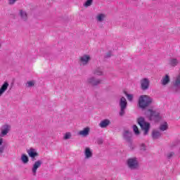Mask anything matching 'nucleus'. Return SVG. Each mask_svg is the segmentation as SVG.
Returning a JSON list of instances; mask_svg holds the SVG:
<instances>
[{"mask_svg":"<svg viewBox=\"0 0 180 180\" xmlns=\"http://www.w3.org/2000/svg\"><path fill=\"white\" fill-rule=\"evenodd\" d=\"M179 64V61L177 60L176 58H172L169 60V65H172V67H176Z\"/></svg>","mask_w":180,"mask_h":180,"instance_id":"nucleus-20","label":"nucleus"},{"mask_svg":"<svg viewBox=\"0 0 180 180\" xmlns=\"http://www.w3.org/2000/svg\"><path fill=\"white\" fill-rule=\"evenodd\" d=\"M5 150V146H0V153L2 154Z\"/></svg>","mask_w":180,"mask_h":180,"instance_id":"nucleus-35","label":"nucleus"},{"mask_svg":"<svg viewBox=\"0 0 180 180\" xmlns=\"http://www.w3.org/2000/svg\"><path fill=\"white\" fill-rule=\"evenodd\" d=\"M27 154L29 157H30L32 161H34V158L39 155V153L36 152V150L33 148H31L30 150H27Z\"/></svg>","mask_w":180,"mask_h":180,"instance_id":"nucleus-10","label":"nucleus"},{"mask_svg":"<svg viewBox=\"0 0 180 180\" xmlns=\"http://www.w3.org/2000/svg\"><path fill=\"white\" fill-rule=\"evenodd\" d=\"M27 88H30L32 86H34V82L30 81L27 82Z\"/></svg>","mask_w":180,"mask_h":180,"instance_id":"nucleus-30","label":"nucleus"},{"mask_svg":"<svg viewBox=\"0 0 180 180\" xmlns=\"http://www.w3.org/2000/svg\"><path fill=\"white\" fill-rule=\"evenodd\" d=\"M170 81L169 75H166L161 80L162 85H167V84H169Z\"/></svg>","mask_w":180,"mask_h":180,"instance_id":"nucleus-15","label":"nucleus"},{"mask_svg":"<svg viewBox=\"0 0 180 180\" xmlns=\"http://www.w3.org/2000/svg\"><path fill=\"white\" fill-rule=\"evenodd\" d=\"M137 123L140 126L141 130L144 131L143 136H147L148 131H150V128L151 127L150 122H146V119H144L143 117H140L137 119Z\"/></svg>","mask_w":180,"mask_h":180,"instance_id":"nucleus-3","label":"nucleus"},{"mask_svg":"<svg viewBox=\"0 0 180 180\" xmlns=\"http://www.w3.org/2000/svg\"><path fill=\"white\" fill-rule=\"evenodd\" d=\"M80 136H83V137H86L88 134H89V127H86L83 130L79 132Z\"/></svg>","mask_w":180,"mask_h":180,"instance_id":"nucleus-17","label":"nucleus"},{"mask_svg":"<svg viewBox=\"0 0 180 180\" xmlns=\"http://www.w3.org/2000/svg\"><path fill=\"white\" fill-rule=\"evenodd\" d=\"M20 16L22 20H24V22H26V20H27V13H26V11H24L23 10H20Z\"/></svg>","mask_w":180,"mask_h":180,"instance_id":"nucleus-19","label":"nucleus"},{"mask_svg":"<svg viewBox=\"0 0 180 180\" xmlns=\"http://www.w3.org/2000/svg\"><path fill=\"white\" fill-rule=\"evenodd\" d=\"M16 1L18 0H9V5H13V4H15V2H16Z\"/></svg>","mask_w":180,"mask_h":180,"instance_id":"nucleus-34","label":"nucleus"},{"mask_svg":"<svg viewBox=\"0 0 180 180\" xmlns=\"http://www.w3.org/2000/svg\"><path fill=\"white\" fill-rule=\"evenodd\" d=\"M84 155L85 158H91L93 155L92 151L91 150V148H86L84 150Z\"/></svg>","mask_w":180,"mask_h":180,"instance_id":"nucleus-18","label":"nucleus"},{"mask_svg":"<svg viewBox=\"0 0 180 180\" xmlns=\"http://www.w3.org/2000/svg\"><path fill=\"white\" fill-rule=\"evenodd\" d=\"M140 150H141V151H146V144L141 143V147H140Z\"/></svg>","mask_w":180,"mask_h":180,"instance_id":"nucleus-33","label":"nucleus"},{"mask_svg":"<svg viewBox=\"0 0 180 180\" xmlns=\"http://www.w3.org/2000/svg\"><path fill=\"white\" fill-rule=\"evenodd\" d=\"M160 130L161 131H165V130H168V123H167V122H165L163 124H160Z\"/></svg>","mask_w":180,"mask_h":180,"instance_id":"nucleus-23","label":"nucleus"},{"mask_svg":"<svg viewBox=\"0 0 180 180\" xmlns=\"http://www.w3.org/2000/svg\"><path fill=\"white\" fill-rule=\"evenodd\" d=\"M41 164H43L41 160H37L33 165L32 172H33V174H34V175H36V173L37 172V169L40 168V167H41Z\"/></svg>","mask_w":180,"mask_h":180,"instance_id":"nucleus-11","label":"nucleus"},{"mask_svg":"<svg viewBox=\"0 0 180 180\" xmlns=\"http://www.w3.org/2000/svg\"><path fill=\"white\" fill-rule=\"evenodd\" d=\"M122 137L124 140L128 143V146L129 148L133 150V133L129 130H124L122 133Z\"/></svg>","mask_w":180,"mask_h":180,"instance_id":"nucleus-4","label":"nucleus"},{"mask_svg":"<svg viewBox=\"0 0 180 180\" xmlns=\"http://www.w3.org/2000/svg\"><path fill=\"white\" fill-rule=\"evenodd\" d=\"M120 111L119 112L120 116H124L126 114V108H127V101L126 98L122 97L120 101Z\"/></svg>","mask_w":180,"mask_h":180,"instance_id":"nucleus-6","label":"nucleus"},{"mask_svg":"<svg viewBox=\"0 0 180 180\" xmlns=\"http://www.w3.org/2000/svg\"><path fill=\"white\" fill-rule=\"evenodd\" d=\"M124 94H126L128 101H133V95L127 94V92L124 91Z\"/></svg>","mask_w":180,"mask_h":180,"instance_id":"nucleus-28","label":"nucleus"},{"mask_svg":"<svg viewBox=\"0 0 180 180\" xmlns=\"http://www.w3.org/2000/svg\"><path fill=\"white\" fill-rule=\"evenodd\" d=\"M109 124H110V120L105 119L100 122L99 126L101 129H105V127L109 126Z\"/></svg>","mask_w":180,"mask_h":180,"instance_id":"nucleus-14","label":"nucleus"},{"mask_svg":"<svg viewBox=\"0 0 180 180\" xmlns=\"http://www.w3.org/2000/svg\"><path fill=\"white\" fill-rule=\"evenodd\" d=\"M153 103V98L147 95H142L139 98V107L146 109Z\"/></svg>","mask_w":180,"mask_h":180,"instance_id":"nucleus-2","label":"nucleus"},{"mask_svg":"<svg viewBox=\"0 0 180 180\" xmlns=\"http://www.w3.org/2000/svg\"><path fill=\"white\" fill-rule=\"evenodd\" d=\"M174 155H175V153L170 152V153H167V158H168V160H171V158H172V157Z\"/></svg>","mask_w":180,"mask_h":180,"instance_id":"nucleus-27","label":"nucleus"},{"mask_svg":"<svg viewBox=\"0 0 180 180\" xmlns=\"http://www.w3.org/2000/svg\"><path fill=\"white\" fill-rule=\"evenodd\" d=\"M127 165L129 169H138L140 165L139 164V160L137 158H130L127 160Z\"/></svg>","mask_w":180,"mask_h":180,"instance_id":"nucleus-5","label":"nucleus"},{"mask_svg":"<svg viewBox=\"0 0 180 180\" xmlns=\"http://www.w3.org/2000/svg\"><path fill=\"white\" fill-rule=\"evenodd\" d=\"M89 60H91V56L88 55H84L80 58V63L82 65H86L89 63Z\"/></svg>","mask_w":180,"mask_h":180,"instance_id":"nucleus-12","label":"nucleus"},{"mask_svg":"<svg viewBox=\"0 0 180 180\" xmlns=\"http://www.w3.org/2000/svg\"><path fill=\"white\" fill-rule=\"evenodd\" d=\"M92 2H94V0H87L84 4V6H85V8H88V6H91V5H92Z\"/></svg>","mask_w":180,"mask_h":180,"instance_id":"nucleus-25","label":"nucleus"},{"mask_svg":"<svg viewBox=\"0 0 180 180\" xmlns=\"http://www.w3.org/2000/svg\"><path fill=\"white\" fill-rule=\"evenodd\" d=\"M11 131V125L9 124H4L1 127V133L0 134L1 137H4L6 136Z\"/></svg>","mask_w":180,"mask_h":180,"instance_id":"nucleus-9","label":"nucleus"},{"mask_svg":"<svg viewBox=\"0 0 180 180\" xmlns=\"http://www.w3.org/2000/svg\"><path fill=\"white\" fill-rule=\"evenodd\" d=\"M141 89L142 91H147L150 88V79L147 78H143L140 81Z\"/></svg>","mask_w":180,"mask_h":180,"instance_id":"nucleus-8","label":"nucleus"},{"mask_svg":"<svg viewBox=\"0 0 180 180\" xmlns=\"http://www.w3.org/2000/svg\"><path fill=\"white\" fill-rule=\"evenodd\" d=\"M87 83L91 85V86H98V85L102 84V79L91 77L87 79Z\"/></svg>","mask_w":180,"mask_h":180,"instance_id":"nucleus-7","label":"nucleus"},{"mask_svg":"<svg viewBox=\"0 0 180 180\" xmlns=\"http://www.w3.org/2000/svg\"><path fill=\"white\" fill-rule=\"evenodd\" d=\"M21 161L23 164H27V162H29V157L25 154H22L21 155Z\"/></svg>","mask_w":180,"mask_h":180,"instance_id":"nucleus-24","label":"nucleus"},{"mask_svg":"<svg viewBox=\"0 0 180 180\" xmlns=\"http://www.w3.org/2000/svg\"><path fill=\"white\" fill-rule=\"evenodd\" d=\"M97 144H98V145L103 144V139L98 138L97 139Z\"/></svg>","mask_w":180,"mask_h":180,"instance_id":"nucleus-32","label":"nucleus"},{"mask_svg":"<svg viewBox=\"0 0 180 180\" xmlns=\"http://www.w3.org/2000/svg\"><path fill=\"white\" fill-rule=\"evenodd\" d=\"M133 129H134V132L136 136H138V134H140V131L139 130V127H137V125H134Z\"/></svg>","mask_w":180,"mask_h":180,"instance_id":"nucleus-26","label":"nucleus"},{"mask_svg":"<svg viewBox=\"0 0 180 180\" xmlns=\"http://www.w3.org/2000/svg\"><path fill=\"white\" fill-rule=\"evenodd\" d=\"M70 139H71V133L68 132L65 134L64 140H68Z\"/></svg>","mask_w":180,"mask_h":180,"instance_id":"nucleus-29","label":"nucleus"},{"mask_svg":"<svg viewBox=\"0 0 180 180\" xmlns=\"http://www.w3.org/2000/svg\"><path fill=\"white\" fill-rule=\"evenodd\" d=\"M50 56H51V55L45 54V55H44V57H46V58H47V57H50Z\"/></svg>","mask_w":180,"mask_h":180,"instance_id":"nucleus-37","label":"nucleus"},{"mask_svg":"<svg viewBox=\"0 0 180 180\" xmlns=\"http://www.w3.org/2000/svg\"><path fill=\"white\" fill-rule=\"evenodd\" d=\"M105 18H106V15L103 13H100L96 16V20H98V22H103Z\"/></svg>","mask_w":180,"mask_h":180,"instance_id":"nucleus-22","label":"nucleus"},{"mask_svg":"<svg viewBox=\"0 0 180 180\" xmlns=\"http://www.w3.org/2000/svg\"><path fill=\"white\" fill-rule=\"evenodd\" d=\"M110 57H112V51L108 52L104 56L105 58H110Z\"/></svg>","mask_w":180,"mask_h":180,"instance_id":"nucleus-31","label":"nucleus"},{"mask_svg":"<svg viewBox=\"0 0 180 180\" xmlns=\"http://www.w3.org/2000/svg\"><path fill=\"white\" fill-rule=\"evenodd\" d=\"M93 74L94 75L101 76V75H103V72L102 71V69H101V68H98L94 70H93Z\"/></svg>","mask_w":180,"mask_h":180,"instance_id":"nucleus-21","label":"nucleus"},{"mask_svg":"<svg viewBox=\"0 0 180 180\" xmlns=\"http://www.w3.org/2000/svg\"><path fill=\"white\" fill-rule=\"evenodd\" d=\"M8 86H9V83H8V82H4L0 88V96H2V95L6 91Z\"/></svg>","mask_w":180,"mask_h":180,"instance_id":"nucleus-13","label":"nucleus"},{"mask_svg":"<svg viewBox=\"0 0 180 180\" xmlns=\"http://www.w3.org/2000/svg\"><path fill=\"white\" fill-rule=\"evenodd\" d=\"M160 137H161V132L160 131L153 130L152 131V138L153 140H158Z\"/></svg>","mask_w":180,"mask_h":180,"instance_id":"nucleus-16","label":"nucleus"},{"mask_svg":"<svg viewBox=\"0 0 180 180\" xmlns=\"http://www.w3.org/2000/svg\"><path fill=\"white\" fill-rule=\"evenodd\" d=\"M3 143H4V139L2 138H0V146H2Z\"/></svg>","mask_w":180,"mask_h":180,"instance_id":"nucleus-36","label":"nucleus"},{"mask_svg":"<svg viewBox=\"0 0 180 180\" xmlns=\"http://www.w3.org/2000/svg\"><path fill=\"white\" fill-rule=\"evenodd\" d=\"M145 116H146L150 122L153 121L155 123H158L162 119L161 111L159 110H153L152 108H149L145 112Z\"/></svg>","mask_w":180,"mask_h":180,"instance_id":"nucleus-1","label":"nucleus"}]
</instances>
